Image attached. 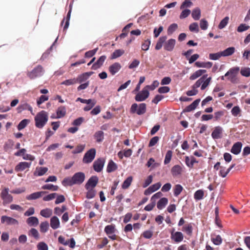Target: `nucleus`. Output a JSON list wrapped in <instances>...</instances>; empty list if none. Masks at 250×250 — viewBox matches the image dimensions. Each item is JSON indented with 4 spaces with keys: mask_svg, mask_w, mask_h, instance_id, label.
<instances>
[{
    "mask_svg": "<svg viewBox=\"0 0 250 250\" xmlns=\"http://www.w3.org/2000/svg\"><path fill=\"white\" fill-rule=\"evenodd\" d=\"M85 176L83 172L75 173L72 177H66L62 181V185L64 187L72 186L74 185H80L85 180Z\"/></svg>",
    "mask_w": 250,
    "mask_h": 250,
    "instance_id": "1",
    "label": "nucleus"
},
{
    "mask_svg": "<svg viewBox=\"0 0 250 250\" xmlns=\"http://www.w3.org/2000/svg\"><path fill=\"white\" fill-rule=\"evenodd\" d=\"M167 37L166 36H162L158 39L155 47V49L159 50L162 48L164 45V49L167 51H172L175 47L176 41L175 39H170L166 41Z\"/></svg>",
    "mask_w": 250,
    "mask_h": 250,
    "instance_id": "2",
    "label": "nucleus"
},
{
    "mask_svg": "<svg viewBox=\"0 0 250 250\" xmlns=\"http://www.w3.org/2000/svg\"><path fill=\"white\" fill-rule=\"evenodd\" d=\"M48 121V114L44 110L37 113L35 117L36 126L39 128H42Z\"/></svg>",
    "mask_w": 250,
    "mask_h": 250,
    "instance_id": "3",
    "label": "nucleus"
},
{
    "mask_svg": "<svg viewBox=\"0 0 250 250\" xmlns=\"http://www.w3.org/2000/svg\"><path fill=\"white\" fill-rule=\"evenodd\" d=\"M44 73V69L41 65H38L31 71L28 72L27 76L31 80L42 77Z\"/></svg>",
    "mask_w": 250,
    "mask_h": 250,
    "instance_id": "4",
    "label": "nucleus"
},
{
    "mask_svg": "<svg viewBox=\"0 0 250 250\" xmlns=\"http://www.w3.org/2000/svg\"><path fill=\"white\" fill-rule=\"evenodd\" d=\"M240 68L239 67H234L231 68L225 74V76L228 77V79L233 83H236L238 82V80L237 78Z\"/></svg>",
    "mask_w": 250,
    "mask_h": 250,
    "instance_id": "5",
    "label": "nucleus"
},
{
    "mask_svg": "<svg viewBox=\"0 0 250 250\" xmlns=\"http://www.w3.org/2000/svg\"><path fill=\"white\" fill-rule=\"evenodd\" d=\"M146 105L145 103H141L138 105L136 103L132 104L130 108L131 113H136L139 115H143L146 112Z\"/></svg>",
    "mask_w": 250,
    "mask_h": 250,
    "instance_id": "6",
    "label": "nucleus"
},
{
    "mask_svg": "<svg viewBox=\"0 0 250 250\" xmlns=\"http://www.w3.org/2000/svg\"><path fill=\"white\" fill-rule=\"evenodd\" d=\"M96 149L94 148L90 149L84 155L83 162L85 164H88L93 161L96 155Z\"/></svg>",
    "mask_w": 250,
    "mask_h": 250,
    "instance_id": "7",
    "label": "nucleus"
},
{
    "mask_svg": "<svg viewBox=\"0 0 250 250\" xmlns=\"http://www.w3.org/2000/svg\"><path fill=\"white\" fill-rule=\"evenodd\" d=\"M175 229H172L170 231L171 239L176 243L182 242L184 239L183 234L180 231L175 232Z\"/></svg>",
    "mask_w": 250,
    "mask_h": 250,
    "instance_id": "8",
    "label": "nucleus"
},
{
    "mask_svg": "<svg viewBox=\"0 0 250 250\" xmlns=\"http://www.w3.org/2000/svg\"><path fill=\"white\" fill-rule=\"evenodd\" d=\"M149 95V91L144 88L141 92L137 93L135 97V99L137 102L144 101L148 97Z\"/></svg>",
    "mask_w": 250,
    "mask_h": 250,
    "instance_id": "9",
    "label": "nucleus"
},
{
    "mask_svg": "<svg viewBox=\"0 0 250 250\" xmlns=\"http://www.w3.org/2000/svg\"><path fill=\"white\" fill-rule=\"evenodd\" d=\"M223 132V129L221 126H215L211 133V137L214 140L220 139L222 137Z\"/></svg>",
    "mask_w": 250,
    "mask_h": 250,
    "instance_id": "10",
    "label": "nucleus"
},
{
    "mask_svg": "<svg viewBox=\"0 0 250 250\" xmlns=\"http://www.w3.org/2000/svg\"><path fill=\"white\" fill-rule=\"evenodd\" d=\"M104 162V160L102 158H99L96 160L93 165L94 170L98 172H101L103 168Z\"/></svg>",
    "mask_w": 250,
    "mask_h": 250,
    "instance_id": "11",
    "label": "nucleus"
},
{
    "mask_svg": "<svg viewBox=\"0 0 250 250\" xmlns=\"http://www.w3.org/2000/svg\"><path fill=\"white\" fill-rule=\"evenodd\" d=\"M98 178L96 176H92L91 177L86 183L85 188L89 189V188H94L98 182Z\"/></svg>",
    "mask_w": 250,
    "mask_h": 250,
    "instance_id": "12",
    "label": "nucleus"
},
{
    "mask_svg": "<svg viewBox=\"0 0 250 250\" xmlns=\"http://www.w3.org/2000/svg\"><path fill=\"white\" fill-rule=\"evenodd\" d=\"M1 223L2 224H6L7 225H10L18 224V221L12 217L4 215L2 216L1 217Z\"/></svg>",
    "mask_w": 250,
    "mask_h": 250,
    "instance_id": "13",
    "label": "nucleus"
},
{
    "mask_svg": "<svg viewBox=\"0 0 250 250\" xmlns=\"http://www.w3.org/2000/svg\"><path fill=\"white\" fill-rule=\"evenodd\" d=\"M31 162H20L15 168L17 172L22 171L24 170L29 168L31 166Z\"/></svg>",
    "mask_w": 250,
    "mask_h": 250,
    "instance_id": "14",
    "label": "nucleus"
},
{
    "mask_svg": "<svg viewBox=\"0 0 250 250\" xmlns=\"http://www.w3.org/2000/svg\"><path fill=\"white\" fill-rule=\"evenodd\" d=\"M121 67L120 63L115 62L109 67L108 70L112 75H114L121 69Z\"/></svg>",
    "mask_w": 250,
    "mask_h": 250,
    "instance_id": "15",
    "label": "nucleus"
},
{
    "mask_svg": "<svg viewBox=\"0 0 250 250\" xmlns=\"http://www.w3.org/2000/svg\"><path fill=\"white\" fill-rule=\"evenodd\" d=\"M106 59V56L105 55H103L101 56L97 61V62L93 63V64L92 66V69L96 70L100 68L103 64Z\"/></svg>",
    "mask_w": 250,
    "mask_h": 250,
    "instance_id": "16",
    "label": "nucleus"
},
{
    "mask_svg": "<svg viewBox=\"0 0 250 250\" xmlns=\"http://www.w3.org/2000/svg\"><path fill=\"white\" fill-rule=\"evenodd\" d=\"M27 225L30 227H37L39 224V221L37 217L31 216L28 217L26 221Z\"/></svg>",
    "mask_w": 250,
    "mask_h": 250,
    "instance_id": "17",
    "label": "nucleus"
},
{
    "mask_svg": "<svg viewBox=\"0 0 250 250\" xmlns=\"http://www.w3.org/2000/svg\"><path fill=\"white\" fill-rule=\"evenodd\" d=\"M50 227L53 229H56L60 228V222L59 218L56 216H53L50 219Z\"/></svg>",
    "mask_w": 250,
    "mask_h": 250,
    "instance_id": "18",
    "label": "nucleus"
},
{
    "mask_svg": "<svg viewBox=\"0 0 250 250\" xmlns=\"http://www.w3.org/2000/svg\"><path fill=\"white\" fill-rule=\"evenodd\" d=\"M182 167L178 165H175L171 169V172L173 177H176L181 175L182 173Z\"/></svg>",
    "mask_w": 250,
    "mask_h": 250,
    "instance_id": "19",
    "label": "nucleus"
},
{
    "mask_svg": "<svg viewBox=\"0 0 250 250\" xmlns=\"http://www.w3.org/2000/svg\"><path fill=\"white\" fill-rule=\"evenodd\" d=\"M242 146V144L241 142L235 143L232 146L230 151L233 154L237 155L240 152Z\"/></svg>",
    "mask_w": 250,
    "mask_h": 250,
    "instance_id": "20",
    "label": "nucleus"
},
{
    "mask_svg": "<svg viewBox=\"0 0 250 250\" xmlns=\"http://www.w3.org/2000/svg\"><path fill=\"white\" fill-rule=\"evenodd\" d=\"M200 102V99H196L190 105L187 106L184 109V111L188 112H190V111L194 110L197 107L198 105L199 104Z\"/></svg>",
    "mask_w": 250,
    "mask_h": 250,
    "instance_id": "21",
    "label": "nucleus"
},
{
    "mask_svg": "<svg viewBox=\"0 0 250 250\" xmlns=\"http://www.w3.org/2000/svg\"><path fill=\"white\" fill-rule=\"evenodd\" d=\"M48 171V168L46 167H37L34 172V175L36 176L43 175Z\"/></svg>",
    "mask_w": 250,
    "mask_h": 250,
    "instance_id": "22",
    "label": "nucleus"
},
{
    "mask_svg": "<svg viewBox=\"0 0 250 250\" xmlns=\"http://www.w3.org/2000/svg\"><path fill=\"white\" fill-rule=\"evenodd\" d=\"M18 113H21L22 111L25 110H28L29 111H32V107L27 103H24L21 104L17 108Z\"/></svg>",
    "mask_w": 250,
    "mask_h": 250,
    "instance_id": "23",
    "label": "nucleus"
},
{
    "mask_svg": "<svg viewBox=\"0 0 250 250\" xmlns=\"http://www.w3.org/2000/svg\"><path fill=\"white\" fill-rule=\"evenodd\" d=\"M46 193L45 191H40L33 193L26 197V199L29 200H35L39 198L42 195Z\"/></svg>",
    "mask_w": 250,
    "mask_h": 250,
    "instance_id": "24",
    "label": "nucleus"
},
{
    "mask_svg": "<svg viewBox=\"0 0 250 250\" xmlns=\"http://www.w3.org/2000/svg\"><path fill=\"white\" fill-rule=\"evenodd\" d=\"M168 203V199L166 197L161 198L157 204V207L159 209H162Z\"/></svg>",
    "mask_w": 250,
    "mask_h": 250,
    "instance_id": "25",
    "label": "nucleus"
},
{
    "mask_svg": "<svg viewBox=\"0 0 250 250\" xmlns=\"http://www.w3.org/2000/svg\"><path fill=\"white\" fill-rule=\"evenodd\" d=\"M94 138L98 143L102 142L104 139V133L103 131H97L94 135Z\"/></svg>",
    "mask_w": 250,
    "mask_h": 250,
    "instance_id": "26",
    "label": "nucleus"
},
{
    "mask_svg": "<svg viewBox=\"0 0 250 250\" xmlns=\"http://www.w3.org/2000/svg\"><path fill=\"white\" fill-rule=\"evenodd\" d=\"M207 72L206 70L200 69L193 73L189 77L190 80H194Z\"/></svg>",
    "mask_w": 250,
    "mask_h": 250,
    "instance_id": "27",
    "label": "nucleus"
},
{
    "mask_svg": "<svg viewBox=\"0 0 250 250\" xmlns=\"http://www.w3.org/2000/svg\"><path fill=\"white\" fill-rule=\"evenodd\" d=\"M57 118H61L63 117L66 114V109L64 106H61L59 107L56 111Z\"/></svg>",
    "mask_w": 250,
    "mask_h": 250,
    "instance_id": "28",
    "label": "nucleus"
},
{
    "mask_svg": "<svg viewBox=\"0 0 250 250\" xmlns=\"http://www.w3.org/2000/svg\"><path fill=\"white\" fill-rule=\"evenodd\" d=\"M125 53V51L123 49H117L115 50L111 55L110 59L111 60L115 59L122 56Z\"/></svg>",
    "mask_w": 250,
    "mask_h": 250,
    "instance_id": "29",
    "label": "nucleus"
},
{
    "mask_svg": "<svg viewBox=\"0 0 250 250\" xmlns=\"http://www.w3.org/2000/svg\"><path fill=\"white\" fill-rule=\"evenodd\" d=\"M195 65L198 67H204L207 68H210L212 66V63L210 62H196Z\"/></svg>",
    "mask_w": 250,
    "mask_h": 250,
    "instance_id": "30",
    "label": "nucleus"
},
{
    "mask_svg": "<svg viewBox=\"0 0 250 250\" xmlns=\"http://www.w3.org/2000/svg\"><path fill=\"white\" fill-rule=\"evenodd\" d=\"M235 48L234 47H229L227 48L223 51H221L222 55L223 57L229 56L232 55L235 52Z\"/></svg>",
    "mask_w": 250,
    "mask_h": 250,
    "instance_id": "31",
    "label": "nucleus"
},
{
    "mask_svg": "<svg viewBox=\"0 0 250 250\" xmlns=\"http://www.w3.org/2000/svg\"><path fill=\"white\" fill-rule=\"evenodd\" d=\"M192 226L191 223H188L184 225L182 229V230L185 232L188 235H191L192 233Z\"/></svg>",
    "mask_w": 250,
    "mask_h": 250,
    "instance_id": "32",
    "label": "nucleus"
},
{
    "mask_svg": "<svg viewBox=\"0 0 250 250\" xmlns=\"http://www.w3.org/2000/svg\"><path fill=\"white\" fill-rule=\"evenodd\" d=\"M117 168L116 164L112 161L110 160L106 168L107 172L110 173L116 170Z\"/></svg>",
    "mask_w": 250,
    "mask_h": 250,
    "instance_id": "33",
    "label": "nucleus"
},
{
    "mask_svg": "<svg viewBox=\"0 0 250 250\" xmlns=\"http://www.w3.org/2000/svg\"><path fill=\"white\" fill-rule=\"evenodd\" d=\"M191 16L194 20H198L201 17V10L199 8H194L192 11Z\"/></svg>",
    "mask_w": 250,
    "mask_h": 250,
    "instance_id": "34",
    "label": "nucleus"
},
{
    "mask_svg": "<svg viewBox=\"0 0 250 250\" xmlns=\"http://www.w3.org/2000/svg\"><path fill=\"white\" fill-rule=\"evenodd\" d=\"M204 196V191L202 189H198L196 191L194 194V198L195 200L198 201L203 199Z\"/></svg>",
    "mask_w": 250,
    "mask_h": 250,
    "instance_id": "35",
    "label": "nucleus"
},
{
    "mask_svg": "<svg viewBox=\"0 0 250 250\" xmlns=\"http://www.w3.org/2000/svg\"><path fill=\"white\" fill-rule=\"evenodd\" d=\"M52 214V210L49 208L42 209L40 211V215L45 218H49Z\"/></svg>",
    "mask_w": 250,
    "mask_h": 250,
    "instance_id": "36",
    "label": "nucleus"
},
{
    "mask_svg": "<svg viewBox=\"0 0 250 250\" xmlns=\"http://www.w3.org/2000/svg\"><path fill=\"white\" fill-rule=\"evenodd\" d=\"M28 235L29 236L33 237L36 240H39L40 238L39 233L35 228L31 229L28 232Z\"/></svg>",
    "mask_w": 250,
    "mask_h": 250,
    "instance_id": "37",
    "label": "nucleus"
},
{
    "mask_svg": "<svg viewBox=\"0 0 250 250\" xmlns=\"http://www.w3.org/2000/svg\"><path fill=\"white\" fill-rule=\"evenodd\" d=\"M133 178L132 176L128 177L123 182L122 188L123 189H127L130 186L132 182Z\"/></svg>",
    "mask_w": 250,
    "mask_h": 250,
    "instance_id": "38",
    "label": "nucleus"
},
{
    "mask_svg": "<svg viewBox=\"0 0 250 250\" xmlns=\"http://www.w3.org/2000/svg\"><path fill=\"white\" fill-rule=\"evenodd\" d=\"M115 231V226L113 225H107L104 228V231L108 235L113 234Z\"/></svg>",
    "mask_w": 250,
    "mask_h": 250,
    "instance_id": "39",
    "label": "nucleus"
},
{
    "mask_svg": "<svg viewBox=\"0 0 250 250\" xmlns=\"http://www.w3.org/2000/svg\"><path fill=\"white\" fill-rule=\"evenodd\" d=\"M207 75H203L201 78H200L198 80L196 81V82L193 84L192 87L193 88H197L199 87L202 84L204 81L207 78Z\"/></svg>",
    "mask_w": 250,
    "mask_h": 250,
    "instance_id": "40",
    "label": "nucleus"
},
{
    "mask_svg": "<svg viewBox=\"0 0 250 250\" xmlns=\"http://www.w3.org/2000/svg\"><path fill=\"white\" fill-rule=\"evenodd\" d=\"M58 188V186H55L52 184H46L42 187V189H48L52 191H57Z\"/></svg>",
    "mask_w": 250,
    "mask_h": 250,
    "instance_id": "41",
    "label": "nucleus"
},
{
    "mask_svg": "<svg viewBox=\"0 0 250 250\" xmlns=\"http://www.w3.org/2000/svg\"><path fill=\"white\" fill-rule=\"evenodd\" d=\"M40 231L42 233L46 232L49 228V224L47 221L42 222L40 226Z\"/></svg>",
    "mask_w": 250,
    "mask_h": 250,
    "instance_id": "42",
    "label": "nucleus"
},
{
    "mask_svg": "<svg viewBox=\"0 0 250 250\" xmlns=\"http://www.w3.org/2000/svg\"><path fill=\"white\" fill-rule=\"evenodd\" d=\"M172 154L173 152L171 150H169L167 152L164 160L165 165H167L170 163L172 156Z\"/></svg>",
    "mask_w": 250,
    "mask_h": 250,
    "instance_id": "43",
    "label": "nucleus"
},
{
    "mask_svg": "<svg viewBox=\"0 0 250 250\" xmlns=\"http://www.w3.org/2000/svg\"><path fill=\"white\" fill-rule=\"evenodd\" d=\"M87 191L86 192V197L87 199H92L94 198L96 195V191L94 188H89L86 189Z\"/></svg>",
    "mask_w": 250,
    "mask_h": 250,
    "instance_id": "44",
    "label": "nucleus"
},
{
    "mask_svg": "<svg viewBox=\"0 0 250 250\" xmlns=\"http://www.w3.org/2000/svg\"><path fill=\"white\" fill-rule=\"evenodd\" d=\"M183 188L181 185H176L174 188V195L176 197L178 196L182 191Z\"/></svg>",
    "mask_w": 250,
    "mask_h": 250,
    "instance_id": "45",
    "label": "nucleus"
},
{
    "mask_svg": "<svg viewBox=\"0 0 250 250\" xmlns=\"http://www.w3.org/2000/svg\"><path fill=\"white\" fill-rule=\"evenodd\" d=\"M240 73L243 76L249 77L250 76V68L248 67H242L241 69Z\"/></svg>",
    "mask_w": 250,
    "mask_h": 250,
    "instance_id": "46",
    "label": "nucleus"
},
{
    "mask_svg": "<svg viewBox=\"0 0 250 250\" xmlns=\"http://www.w3.org/2000/svg\"><path fill=\"white\" fill-rule=\"evenodd\" d=\"M229 21V17H225L220 22L218 25V28L220 29L224 28L228 23Z\"/></svg>",
    "mask_w": 250,
    "mask_h": 250,
    "instance_id": "47",
    "label": "nucleus"
},
{
    "mask_svg": "<svg viewBox=\"0 0 250 250\" xmlns=\"http://www.w3.org/2000/svg\"><path fill=\"white\" fill-rule=\"evenodd\" d=\"M87 73H83L79 75L77 78H75L76 83H82L87 80Z\"/></svg>",
    "mask_w": 250,
    "mask_h": 250,
    "instance_id": "48",
    "label": "nucleus"
},
{
    "mask_svg": "<svg viewBox=\"0 0 250 250\" xmlns=\"http://www.w3.org/2000/svg\"><path fill=\"white\" fill-rule=\"evenodd\" d=\"M211 240L215 245H220L222 243V239L219 235H216L214 238L212 237Z\"/></svg>",
    "mask_w": 250,
    "mask_h": 250,
    "instance_id": "49",
    "label": "nucleus"
},
{
    "mask_svg": "<svg viewBox=\"0 0 250 250\" xmlns=\"http://www.w3.org/2000/svg\"><path fill=\"white\" fill-rule=\"evenodd\" d=\"M67 209L66 206H62L61 208L59 207H56L54 208V213L55 214L60 215L62 213L64 212Z\"/></svg>",
    "mask_w": 250,
    "mask_h": 250,
    "instance_id": "50",
    "label": "nucleus"
},
{
    "mask_svg": "<svg viewBox=\"0 0 250 250\" xmlns=\"http://www.w3.org/2000/svg\"><path fill=\"white\" fill-rule=\"evenodd\" d=\"M29 123V120L27 119L22 120L20 122L18 125V129L21 130L25 128Z\"/></svg>",
    "mask_w": 250,
    "mask_h": 250,
    "instance_id": "51",
    "label": "nucleus"
},
{
    "mask_svg": "<svg viewBox=\"0 0 250 250\" xmlns=\"http://www.w3.org/2000/svg\"><path fill=\"white\" fill-rule=\"evenodd\" d=\"M98 48L97 47L93 50L87 51L84 54V57L87 58H90L93 57L97 52Z\"/></svg>",
    "mask_w": 250,
    "mask_h": 250,
    "instance_id": "52",
    "label": "nucleus"
},
{
    "mask_svg": "<svg viewBox=\"0 0 250 250\" xmlns=\"http://www.w3.org/2000/svg\"><path fill=\"white\" fill-rule=\"evenodd\" d=\"M71 13V8H70L69 9V11L67 13V16H66V19H65V20H66L64 26L63 27L64 30H66L69 26Z\"/></svg>",
    "mask_w": 250,
    "mask_h": 250,
    "instance_id": "53",
    "label": "nucleus"
},
{
    "mask_svg": "<svg viewBox=\"0 0 250 250\" xmlns=\"http://www.w3.org/2000/svg\"><path fill=\"white\" fill-rule=\"evenodd\" d=\"M221 54V52L216 53H210L209 54V58L212 60H217L222 56Z\"/></svg>",
    "mask_w": 250,
    "mask_h": 250,
    "instance_id": "54",
    "label": "nucleus"
},
{
    "mask_svg": "<svg viewBox=\"0 0 250 250\" xmlns=\"http://www.w3.org/2000/svg\"><path fill=\"white\" fill-rule=\"evenodd\" d=\"M1 198L3 200V204L4 205L9 204L13 201V197L10 194L5 196Z\"/></svg>",
    "mask_w": 250,
    "mask_h": 250,
    "instance_id": "55",
    "label": "nucleus"
},
{
    "mask_svg": "<svg viewBox=\"0 0 250 250\" xmlns=\"http://www.w3.org/2000/svg\"><path fill=\"white\" fill-rule=\"evenodd\" d=\"M189 29L191 32H198L199 30L198 23L193 22L190 24L189 26Z\"/></svg>",
    "mask_w": 250,
    "mask_h": 250,
    "instance_id": "56",
    "label": "nucleus"
},
{
    "mask_svg": "<svg viewBox=\"0 0 250 250\" xmlns=\"http://www.w3.org/2000/svg\"><path fill=\"white\" fill-rule=\"evenodd\" d=\"M151 43V41L150 40L147 39L145 40V42L142 44V49L144 51H147L148 50L149 46Z\"/></svg>",
    "mask_w": 250,
    "mask_h": 250,
    "instance_id": "57",
    "label": "nucleus"
},
{
    "mask_svg": "<svg viewBox=\"0 0 250 250\" xmlns=\"http://www.w3.org/2000/svg\"><path fill=\"white\" fill-rule=\"evenodd\" d=\"M76 83L75 78L66 80L61 83V84L69 86Z\"/></svg>",
    "mask_w": 250,
    "mask_h": 250,
    "instance_id": "58",
    "label": "nucleus"
},
{
    "mask_svg": "<svg viewBox=\"0 0 250 250\" xmlns=\"http://www.w3.org/2000/svg\"><path fill=\"white\" fill-rule=\"evenodd\" d=\"M208 22L205 19H203L200 21V28H201V29H202L203 30H205L207 29V28L208 27Z\"/></svg>",
    "mask_w": 250,
    "mask_h": 250,
    "instance_id": "59",
    "label": "nucleus"
},
{
    "mask_svg": "<svg viewBox=\"0 0 250 250\" xmlns=\"http://www.w3.org/2000/svg\"><path fill=\"white\" fill-rule=\"evenodd\" d=\"M190 10L188 9L183 10L179 16L180 19H183L188 17L190 15Z\"/></svg>",
    "mask_w": 250,
    "mask_h": 250,
    "instance_id": "60",
    "label": "nucleus"
},
{
    "mask_svg": "<svg viewBox=\"0 0 250 250\" xmlns=\"http://www.w3.org/2000/svg\"><path fill=\"white\" fill-rule=\"evenodd\" d=\"M37 247L39 250H48V246L43 242L39 243Z\"/></svg>",
    "mask_w": 250,
    "mask_h": 250,
    "instance_id": "61",
    "label": "nucleus"
},
{
    "mask_svg": "<svg viewBox=\"0 0 250 250\" xmlns=\"http://www.w3.org/2000/svg\"><path fill=\"white\" fill-rule=\"evenodd\" d=\"M192 4L193 3L190 0H185L181 4L180 9H183L185 8L190 7Z\"/></svg>",
    "mask_w": 250,
    "mask_h": 250,
    "instance_id": "62",
    "label": "nucleus"
},
{
    "mask_svg": "<svg viewBox=\"0 0 250 250\" xmlns=\"http://www.w3.org/2000/svg\"><path fill=\"white\" fill-rule=\"evenodd\" d=\"M84 145H79L77 146L75 149L72 151L73 154L79 153L82 152L84 149Z\"/></svg>",
    "mask_w": 250,
    "mask_h": 250,
    "instance_id": "63",
    "label": "nucleus"
},
{
    "mask_svg": "<svg viewBox=\"0 0 250 250\" xmlns=\"http://www.w3.org/2000/svg\"><path fill=\"white\" fill-rule=\"evenodd\" d=\"M232 114L235 116H237L241 112V109L238 106H234L231 111Z\"/></svg>",
    "mask_w": 250,
    "mask_h": 250,
    "instance_id": "64",
    "label": "nucleus"
}]
</instances>
